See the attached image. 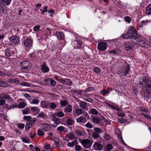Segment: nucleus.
I'll return each instance as SVG.
<instances>
[{
    "mask_svg": "<svg viewBox=\"0 0 151 151\" xmlns=\"http://www.w3.org/2000/svg\"><path fill=\"white\" fill-rule=\"evenodd\" d=\"M110 53H112L115 54H119V50H111L109 51Z\"/></svg>",
    "mask_w": 151,
    "mask_h": 151,
    "instance_id": "nucleus-50",
    "label": "nucleus"
},
{
    "mask_svg": "<svg viewBox=\"0 0 151 151\" xmlns=\"http://www.w3.org/2000/svg\"><path fill=\"white\" fill-rule=\"evenodd\" d=\"M124 38L125 39H133L134 40L133 42L136 44H139L141 46H144L145 41L143 38L141 37L140 35H138L135 31V29L133 27L129 28L126 34L122 35Z\"/></svg>",
    "mask_w": 151,
    "mask_h": 151,
    "instance_id": "nucleus-1",
    "label": "nucleus"
},
{
    "mask_svg": "<svg viewBox=\"0 0 151 151\" xmlns=\"http://www.w3.org/2000/svg\"><path fill=\"white\" fill-rule=\"evenodd\" d=\"M26 106L25 103L23 102H20L19 105H18V108H23Z\"/></svg>",
    "mask_w": 151,
    "mask_h": 151,
    "instance_id": "nucleus-40",
    "label": "nucleus"
},
{
    "mask_svg": "<svg viewBox=\"0 0 151 151\" xmlns=\"http://www.w3.org/2000/svg\"><path fill=\"white\" fill-rule=\"evenodd\" d=\"M87 103L84 102L82 101L80 104V106L83 109H84L86 107Z\"/></svg>",
    "mask_w": 151,
    "mask_h": 151,
    "instance_id": "nucleus-32",
    "label": "nucleus"
},
{
    "mask_svg": "<svg viewBox=\"0 0 151 151\" xmlns=\"http://www.w3.org/2000/svg\"><path fill=\"white\" fill-rule=\"evenodd\" d=\"M24 43L25 46L27 47H30L32 46V41L31 39L28 38L24 40Z\"/></svg>",
    "mask_w": 151,
    "mask_h": 151,
    "instance_id": "nucleus-12",
    "label": "nucleus"
},
{
    "mask_svg": "<svg viewBox=\"0 0 151 151\" xmlns=\"http://www.w3.org/2000/svg\"><path fill=\"white\" fill-rule=\"evenodd\" d=\"M138 85H139L142 88H143L145 86L147 91L149 93H150L151 88L150 81H148L146 79H143L142 81L140 82L138 84Z\"/></svg>",
    "mask_w": 151,
    "mask_h": 151,
    "instance_id": "nucleus-2",
    "label": "nucleus"
},
{
    "mask_svg": "<svg viewBox=\"0 0 151 151\" xmlns=\"http://www.w3.org/2000/svg\"><path fill=\"white\" fill-rule=\"evenodd\" d=\"M5 101L4 100L1 99L0 100V105L2 106L5 103Z\"/></svg>",
    "mask_w": 151,
    "mask_h": 151,
    "instance_id": "nucleus-63",
    "label": "nucleus"
},
{
    "mask_svg": "<svg viewBox=\"0 0 151 151\" xmlns=\"http://www.w3.org/2000/svg\"><path fill=\"white\" fill-rule=\"evenodd\" d=\"M41 105L43 108H47L50 105V102L48 101H42Z\"/></svg>",
    "mask_w": 151,
    "mask_h": 151,
    "instance_id": "nucleus-16",
    "label": "nucleus"
},
{
    "mask_svg": "<svg viewBox=\"0 0 151 151\" xmlns=\"http://www.w3.org/2000/svg\"><path fill=\"white\" fill-rule=\"evenodd\" d=\"M23 119L25 121H30L32 119V117L30 116H24Z\"/></svg>",
    "mask_w": 151,
    "mask_h": 151,
    "instance_id": "nucleus-36",
    "label": "nucleus"
},
{
    "mask_svg": "<svg viewBox=\"0 0 151 151\" xmlns=\"http://www.w3.org/2000/svg\"><path fill=\"white\" fill-rule=\"evenodd\" d=\"M75 134L78 136H81L83 135V133L80 130H77L75 132Z\"/></svg>",
    "mask_w": 151,
    "mask_h": 151,
    "instance_id": "nucleus-24",
    "label": "nucleus"
},
{
    "mask_svg": "<svg viewBox=\"0 0 151 151\" xmlns=\"http://www.w3.org/2000/svg\"><path fill=\"white\" fill-rule=\"evenodd\" d=\"M60 104L61 105L65 106L67 105V102L66 101L63 100L60 102Z\"/></svg>",
    "mask_w": 151,
    "mask_h": 151,
    "instance_id": "nucleus-54",
    "label": "nucleus"
},
{
    "mask_svg": "<svg viewBox=\"0 0 151 151\" xmlns=\"http://www.w3.org/2000/svg\"><path fill=\"white\" fill-rule=\"evenodd\" d=\"M39 100L37 99H35L32 100V102L31 103L37 104L39 102Z\"/></svg>",
    "mask_w": 151,
    "mask_h": 151,
    "instance_id": "nucleus-46",
    "label": "nucleus"
},
{
    "mask_svg": "<svg viewBox=\"0 0 151 151\" xmlns=\"http://www.w3.org/2000/svg\"><path fill=\"white\" fill-rule=\"evenodd\" d=\"M66 136L67 137L71 140H73L75 138L74 134L71 132H70L67 134Z\"/></svg>",
    "mask_w": 151,
    "mask_h": 151,
    "instance_id": "nucleus-21",
    "label": "nucleus"
},
{
    "mask_svg": "<svg viewBox=\"0 0 151 151\" xmlns=\"http://www.w3.org/2000/svg\"><path fill=\"white\" fill-rule=\"evenodd\" d=\"M107 44L104 42H100L98 44V49L100 50L103 51L107 48Z\"/></svg>",
    "mask_w": 151,
    "mask_h": 151,
    "instance_id": "nucleus-7",
    "label": "nucleus"
},
{
    "mask_svg": "<svg viewBox=\"0 0 151 151\" xmlns=\"http://www.w3.org/2000/svg\"><path fill=\"white\" fill-rule=\"evenodd\" d=\"M59 81L61 83L66 84L68 86H70L72 84L71 81L68 79L60 78Z\"/></svg>",
    "mask_w": 151,
    "mask_h": 151,
    "instance_id": "nucleus-9",
    "label": "nucleus"
},
{
    "mask_svg": "<svg viewBox=\"0 0 151 151\" xmlns=\"http://www.w3.org/2000/svg\"><path fill=\"white\" fill-rule=\"evenodd\" d=\"M125 20L128 23H130L131 21V18L129 17H126L125 18Z\"/></svg>",
    "mask_w": 151,
    "mask_h": 151,
    "instance_id": "nucleus-55",
    "label": "nucleus"
},
{
    "mask_svg": "<svg viewBox=\"0 0 151 151\" xmlns=\"http://www.w3.org/2000/svg\"><path fill=\"white\" fill-rule=\"evenodd\" d=\"M151 5H149L146 8L145 13L147 14H151Z\"/></svg>",
    "mask_w": 151,
    "mask_h": 151,
    "instance_id": "nucleus-23",
    "label": "nucleus"
},
{
    "mask_svg": "<svg viewBox=\"0 0 151 151\" xmlns=\"http://www.w3.org/2000/svg\"><path fill=\"white\" fill-rule=\"evenodd\" d=\"M10 40L15 44H17L19 42V38L17 36H13L10 38Z\"/></svg>",
    "mask_w": 151,
    "mask_h": 151,
    "instance_id": "nucleus-11",
    "label": "nucleus"
},
{
    "mask_svg": "<svg viewBox=\"0 0 151 151\" xmlns=\"http://www.w3.org/2000/svg\"><path fill=\"white\" fill-rule=\"evenodd\" d=\"M11 1L12 0H0V3L4 6L8 5L10 4Z\"/></svg>",
    "mask_w": 151,
    "mask_h": 151,
    "instance_id": "nucleus-17",
    "label": "nucleus"
},
{
    "mask_svg": "<svg viewBox=\"0 0 151 151\" xmlns=\"http://www.w3.org/2000/svg\"><path fill=\"white\" fill-rule=\"evenodd\" d=\"M92 142L88 139H83L82 140L81 143L83 146L86 148H88L91 146Z\"/></svg>",
    "mask_w": 151,
    "mask_h": 151,
    "instance_id": "nucleus-6",
    "label": "nucleus"
},
{
    "mask_svg": "<svg viewBox=\"0 0 151 151\" xmlns=\"http://www.w3.org/2000/svg\"><path fill=\"white\" fill-rule=\"evenodd\" d=\"M3 98L6 100H8V101L9 102L12 101L13 100L9 96H3Z\"/></svg>",
    "mask_w": 151,
    "mask_h": 151,
    "instance_id": "nucleus-27",
    "label": "nucleus"
},
{
    "mask_svg": "<svg viewBox=\"0 0 151 151\" xmlns=\"http://www.w3.org/2000/svg\"><path fill=\"white\" fill-rule=\"evenodd\" d=\"M130 70V67L128 64L124 67L122 68L119 73V74L120 76H126L129 73V72Z\"/></svg>",
    "mask_w": 151,
    "mask_h": 151,
    "instance_id": "nucleus-3",
    "label": "nucleus"
},
{
    "mask_svg": "<svg viewBox=\"0 0 151 151\" xmlns=\"http://www.w3.org/2000/svg\"><path fill=\"white\" fill-rule=\"evenodd\" d=\"M51 146L49 144H48L47 145H45V148L48 151H52L50 149Z\"/></svg>",
    "mask_w": 151,
    "mask_h": 151,
    "instance_id": "nucleus-51",
    "label": "nucleus"
},
{
    "mask_svg": "<svg viewBox=\"0 0 151 151\" xmlns=\"http://www.w3.org/2000/svg\"><path fill=\"white\" fill-rule=\"evenodd\" d=\"M50 127L49 124H44L42 125L41 129L44 130L45 131H48Z\"/></svg>",
    "mask_w": 151,
    "mask_h": 151,
    "instance_id": "nucleus-18",
    "label": "nucleus"
},
{
    "mask_svg": "<svg viewBox=\"0 0 151 151\" xmlns=\"http://www.w3.org/2000/svg\"><path fill=\"white\" fill-rule=\"evenodd\" d=\"M91 113L93 114L96 115L98 114V112L97 110L94 109H93L91 110Z\"/></svg>",
    "mask_w": 151,
    "mask_h": 151,
    "instance_id": "nucleus-45",
    "label": "nucleus"
},
{
    "mask_svg": "<svg viewBox=\"0 0 151 151\" xmlns=\"http://www.w3.org/2000/svg\"><path fill=\"white\" fill-rule=\"evenodd\" d=\"M37 134L39 136H42L44 134L43 132L40 129H39L37 131Z\"/></svg>",
    "mask_w": 151,
    "mask_h": 151,
    "instance_id": "nucleus-44",
    "label": "nucleus"
},
{
    "mask_svg": "<svg viewBox=\"0 0 151 151\" xmlns=\"http://www.w3.org/2000/svg\"><path fill=\"white\" fill-rule=\"evenodd\" d=\"M31 110L33 111H35L37 112H39L40 111V109L37 107H32L31 108Z\"/></svg>",
    "mask_w": 151,
    "mask_h": 151,
    "instance_id": "nucleus-33",
    "label": "nucleus"
},
{
    "mask_svg": "<svg viewBox=\"0 0 151 151\" xmlns=\"http://www.w3.org/2000/svg\"><path fill=\"white\" fill-rule=\"evenodd\" d=\"M67 123L68 125H71L73 123V120L70 119H68L67 120Z\"/></svg>",
    "mask_w": 151,
    "mask_h": 151,
    "instance_id": "nucleus-47",
    "label": "nucleus"
},
{
    "mask_svg": "<svg viewBox=\"0 0 151 151\" xmlns=\"http://www.w3.org/2000/svg\"><path fill=\"white\" fill-rule=\"evenodd\" d=\"M92 120L94 123L96 124H98L100 122V120L96 117H93Z\"/></svg>",
    "mask_w": 151,
    "mask_h": 151,
    "instance_id": "nucleus-30",
    "label": "nucleus"
},
{
    "mask_svg": "<svg viewBox=\"0 0 151 151\" xmlns=\"http://www.w3.org/2000/svg\"><path fill=\"white\" fill-rule=\"evenodd\" d=\"M20 85L23 86H26L28 87L30 86V84L27 82H22L20 83Z\"/></svg>",
    "mask_w": 151,
    "mask_h": 151,
    "instance_id": "nucleus-39",
    "label": "nucleus"
},
{
    "mask_svg": "<svg viewBox=\"0 0 151 151\" xmlns=\"http://www.w3.org/2000/svg\"><path fill=\"white\" fill-rule=\"evenodd\" d=\"M118 121L120 123H125L127 121V120H125L124 118H120Z\"/></svg>",
    "mask_w": 151,
    "mask_h": 151,
    "instance_id": "nucleus-38",
    "label": "nucleus"
},
{
    "mask_svg": "<svg viewBox=\"0 0 151 151\" xmlns=\"http://www.w3.org/2000/svg\"><path fill=\"white\" fill-rule=\"evenodd\" d=\"M110 137V136L107 134H105L104 135V138L106 140H108Z\"/></svg>",
    "mask_w": 151,
    "mask_h": 151,
    "instance_id": "nucleus-52",
    "label": "nucleus"
},
{
    "mask_svg": "<svg viewBox=\"0 0 151 151\" xmlns=\"http://www.w3.org/2000/svg\"><path fill=\"white\" fill-rule=\"evenodd\" d=\"M50 108L52 109H55L56 107V105L54 103L51 102L50 104Z\"/></svg>",
    "mask_w": 151,
    "mask_h": 151,
    "instance_id": "nucleus-35",
    "label": "nucleus"
},
{
    "mask_svg": "<svg viewBox=\"0 0 151 151\" xmlns=\"http://www.w3.org/2000/svg\"><path fill=\"white\" fill-rule=\"evenodd\" d=\"M85 126L87 128H91L93 127V125L90 123L88 122L85 124Z\"/></svg>",
    "mask_w": 151,
    "mask_h": 151,
    "instance_id": "nucleus-53",
    "label": "nucleus"
},
{
    "mask_svg": "<svg viewBox=\"0 0 151 151\" xmlns=\"http://www.w3.org/2000/svg\"><path fill=\"white\" fill-rule=\"evenodd\" d=\"M75 149L76 150L79 151L81 150V147L78 145H76L75 146Z\"/></svg>",
    "mask_w": 151,
    "mask_h": 151,
    "instance_id": "nucleus-61",
    "label": "nucleus"
},
{
    "mask_svg": "<svg viewBox=\"0 0 151 151\" xmlns=\"http://www.w3.org/2000/svg\"><path fill=\"white\" fill-rule=\"evenodd\" d=\"M57 116L59 117H61L64 116V114L62 112H58L57 114Z\"/></svg>",
    "mask_w": 151,
    "mask_h": 151,
    "instance_id": "nucleus-43",
    "label": "nucleus"
},
{
    "mask_svg": "<svg viewBox=\"0 0 151 151\" xmlns=\"http://www.w3.org/2000/svg\"><path fill=\"white\" fill-rule=\"evenodd\" d=\"M93 147L96 150H101L102 149L103 146L97 142H95L94 144Z\"/></svg>",
    "mask_w": 151,
    "mask_h": 151,
    "instance_id": "nucleus-10",
    "label": "nucleus"
},
{
    "mask_svg": "<svg viewBox=\"0 0 151 151\" xmlns=\"http://www.w3.org/2000/svg\"><path fill=\"white\" fill-rule=\"evenodd\" d=\"M72 91L73 93L76 94L77 95H79L82 92V91H79L76 90H72Z\"/></svg>",
    "mask_w": 151,
    "mask_h": 151,
    "instance_id": "nucleus-49",
    "label": "nucleus"
},
{
    "mask_svg": "<svg viewBox=\"0 0 151 151\" xmlns=\"http://www.w3.org/2000/svg\"><path fill=\"white\" fill-rule=\"evenodd\" d=\"M82 109H77L76 110V113L78 114H81L82 113Z\"/></svg>",
    "mask_w": 151,
    "mask_h": 151,
    "instance_id": "nucleus-57",
    "label": "nucleus"
},
{
    "mask_svg": "<svg viewBox=\"0 0 151 151\" xmlns=\"http://www.w3.org/2000/svg\"><path fill=\"white\" fill-rule=\"evenodd\" d=\"M124 46L126 50L129 51L134 47L133 45L130 42H127L124 44Z\"/></svg>",
    "mask_w": 151,
    "mask_h": 151,
    "instance_id": "nucleus-8",
    "label": "nucleus"
},
{
    "mask_svg": "<svg viewBox=\"0 0 151 151\" xmlns=\"http://www.w3.org/2000/svg\"><path fill=\"white\" fill-rule=\"evenodd\" d=\"M24 127V124L22 123L19 124L18 125V127L20 129H23Z\"/></svg>",
    "mask_w": 151,
    "mask_h": 151,
    "instance_id": "nucleus-64",
    "label": "nucleus"
},
{
    "mask_svg": "<svg viewBox=\"0 0 151 151\" xmlns=\"http://www.w3.org/2000/svg\"><path fill=\"white\" fill-rule=\"evenodd\" d=\"M40 28V25H37L35 26L33 28L34 30L35 31H38Z\"/></svg>",
    "mask_w": 151,
    "mask_h": 151,
    "instance_id": "nucleus-56",
    "label": "nucleus"
},
{
    "mask_svg": "<svg viewBox=\"0 0 151 151\" xmlns=\"http://www.w3.org/2000/svg\"><path fill=\"white\" fill-rule=\"evenodd\" d=\"M37 118H42L44 119L45 117V114L42 112H41L38 116H37Z\"/></svg>",
    "mask_w": 151,
    "mask_h": 151,
    "instance_id": "nucleus-29",
    "label": "nucleus"
},
{
    "mask_svg": "<svg viewBox=\"0 0 151 151\" xmlns=\"http://www.w3.org/2000/svg\"><path fill=\"white\" fill-rule=\"evenodd\" d=\"M109 92L108 91L106 90H103L102 91H101V93L103 95H105L107 93Z\"/></svg>",
    "mask_w": 151,
    "mask_h": 151,
    "instance_id": "nucleus-60",
    "label": "nucleus"
},
{
    "mask_svg": "<svg viewBox=\"0 0 151 151\" xmlns=\"http://www.w3.org/2000/svg\"><path fill=\"white\" fill-rule=\"evenodd\" d=\"M78 122H81V123H84L86 122V119L84 117L81 116L76 119Z\"/></svg>",
    "mask_w": 151,
    "mask_h": 151,
    "instance_id": "nucleus-19",
    "label": "nucleus"
},
{
    "mask_svg": "<svg viewBox=\"0 0 151 151\" xmlns=\"http://www.w3.org/2000/svg\"><path fill=\"white\" fill-rule=\"evenodd\" d=\"M56 35L58 40H61L64 38V34L62 32H57Z\"/></svg>",
    "mask_w": 151,
    "mask_h": 151,
    "instance_id": "nucleus-14",
    "label": "nucleus"
},
{
    "mask_svg": "<svg viewBox=\"0 0 151 151\" xmlns=\"http://www.w3.org/2000/svg\"><path fill=\"white\" fill-rule=\"evenodd\" d=\"M72 111V107L70 105L67 106L64 110L65 112H70Z\"/></svg>",
    "mask_w": 151,
    "mask_h": 151,
    "instance_id": "nucleus-22",
    "label": "nucleus"
},
{
    "mask_svg": "<svg viewBox=\"0 0 151 151\" xmlns=\"http://www.w3.org/2000/svg\"><path fill=\"white\" fill-rule=\"evenodd\" d=\"M21 69L22 71H26L29 70L32 66L31 63L27 61H24L21 63Z\"/></svg>",
    "mask_w": 151,
    "mask_h": 151,
    "instance_id": "nucleus-4",
    "label": "nucleus"
},
{
    "mask_svg": "<svg viewBox=\"0 0 151 151\" xmlns=\"http://www.w3.org/2000/svg\"><path fill=\"white\" fill-rule=\"evenodd\" d=\"M41 70L43 73L48 72L49 70V68L46 66L45 62L43 63L41 65Z\"/></svg>",
    "mask_w": 151,
    "mask_h": 151,
    "instance_id": "nucleus-13",
    "label": "nucleus"
},
{
    "mask_svg": "<svg viewBox=\"0 0 151 151\" xmlns=\"http://www.w3.org/2000/svg\"><path fill=\"white\" fill-rule=\"evenodd\" d=\"M22 141L25 143H28L29 142V138L26 137H24L22 138Z\"/></svg>",
    "mask_w": 151,
    "mask_h": 151,
    "instance_id": "nucleus-42",
    "label": "nucleus"
},
{
    "mask_svg": "<svg viewBox=\"0 0 151 151\" xmlns=\"http://www.w3.org/2000/svg\"><path fill=\"white\" fill-rule=\"evenodd\" d=\"M150 22V21L149 20H143L140 23V27H142V26L144 25H146V23L148 22Z\"/></svg>",
    "mask_w": 151,
    "mask_h": 151,
    "instance_id": "nucleus-28",
    "label": "nucleus"
},
{
    "mask_svg": "<svg viewBox=\"0 0 151 151\" xmlns=\"http://www.w3.org/2000/svg\"><path fill=\"white\" fill-rule=\"evenodd\" d=\"M50 85L51 86H54L55 85L56 82L55 81L53 80L52 79H50Z\"/></svg>",
    "mask_w": 151,
    "mask_h": 151,
    "instance_id": "nucleus-41",
    "label": "nucleus"
},
{
    "mask_svg": "<svg viewBox=\"0 0 151 151\" xmlns=\"http://www.w3.org/2000/svg\"><path fill=\"white\" fill-rule=\"evenodd\" d=\"M23 113L24 114H28L30 113L29 110L28 108H26L22 111Z\"/></svg>",
    "mask_w": 151,
    "mask_h": 151,
    "instance_id": "nucleus-34",
    "label": "nucleus"
},
{
    "mask_svg": "<svg viewBox=\"0 0 151 151\" xmlns=\"http://www.w3.org/2000/svg\"><path fill=\"white\" fill-rule=\"evenodd\" d=\"M74 44L76 45V46L78 48H80L81 46L82 42L80 40H77L74 41Z\"/></svg>",
    "mask_w": 151,
    "mask_h": 151,
    "instance_id": "nucleus-20",
    "label": "nucleus"
},
{
    "mask_svg": "<svg viewBox=\"0 0 151 151\" xmlns=\"http://www.w3.org/2000/svg\"><path fill=\"white\" fill-rule=\"evenodd\" d=\"M106 149L108 150H110L112 149V145L109 144L106 146Z\"/></svg>",
    "mask_w": 151,
    "mask_h": 151,
    "instance_id": "nucleus-59",
    "label": "nucleus"
},
{
    "mask_svg": "<svg viewBox=\"0 0 151 151\" xmlns=\"http://www.w3.org/2000/svg\"><path fill=\"white\" fill-rule=\"evenodd\" d=\"M92 135L93 138L98 139L99 137V134L94 132L93 133Z\"/></svg>",
    "mask_w": 151,
    "mask_h": 151,
    "instance_id": "nucleus-31",
    "label": "nucleus"
},
{
    "mask_svg": "<svg viewBox=\"0 0 151 151\" xmlns=\"http://www.w3.org/2000/svg\"><path fill=\"white\" fill-rule=\"evenodd\" d=\"M9 85V84L4 81H0V87H7Z\"/></svg>",
    "mask_w": 151,
    "mask_h": 151,
    "instance_id": "nucleus-25",
    "label": "nucleus"
},
{
    "mask_svg": "<svg viewBox=\"0 0 151 151\" xmlns=\"http://www.w3.org/2000/svg\"><path fill=\"white\" fill-rule=\"evenodd\" d=\"M53 120L56 124H59L60 122V119L58 118L54 117L53 119Z\"/></svg>",
    "mask_w": 151,
    "mask_h": 151,
    "instance_id": "nucleus-26",
    "label": "nucleus"
},
{
    "mask_svg": "<svg viewBox=\"0 0 151 151\" xmlns=\"http://www.w3.org/2000/svg\"><path fill=\"white\" fill-rule=\"evenodd\" d=\"M37 119L36 118H33L32 119L28 121L25 126V129L26 130H28L29 129L33 127L35 123V122L37 121Z\"/></svg>",
    "mask_w": 151,
    "mask_h": 151,
    "instance_id": "nucleus-5",
    "label": "nucleus"
},
{
    "mask_svg": "<svg viewBox=\"0 0 151 151\" xmlns=\"http://www.w3.org/2000/svg\"><path fill=\"white\" fill-rule=\"evenodd\" d=\"M9 48H7L6 49L5 51V55L7 57H10L12 55H13L15 54V51L14 50H12L11 51V53H9Z\"/></svg>",
    "mask_w": 151,
    "mask_h": 151,
    "instance_id": "nucleus-15",
    "label": "nucleus"
},
{
    "mask_svg": "<svg viewBox=\"0 0 151 151\" xmlns=\"http://www.w3.org/2000/svg\"><path fill=\"white\" fill-rule=\"evenodd\" d=\"M94 130L95 132L99 134L102 131V130L100 128L98 127L94 128Z\"/></svg>",
    "mask_w": 151,
    "mask_h": 151,
    "instance_id": "nucleus-37",
    "label": "nucleus"
},
{
    "mask_svg": "<svg viewBox=\"0 0 151 151\" xmlns=\"http://www.w3.org/2000/svg\"><path fill=\"white\" fill-rule=\"evenodd\" d=\"M83 99L85 101L90 102H92L93 101V99L91 98H84Z\"/></svg>",
    "mask_w": 151,
    "mask_h": 151,
    "instance_id": "nucleus-58",
    "label": "nucleus"
},
{
    "mask_svg": "<svg viewBox=\"0 0 151 151\" xmlns=\"http://www.w3.org/2000/svg\"><path fill=\"white\" fill-rule=\"evenodd\" d=\"M94 71L95 72L98 73L100 72V70L98 67H95L94 69Z\"/></svg>",
    "mask_w": 151,
    "mask_h": 151,
    "instance_id": "nucleus-62",
    "label": "nucleus"
},
{
    "mask_svg": "<svg viewBox=\"0 0 151 151\" xmlns=\"http://www.w3.org/2000/svg\"><path fill=\"white\" fill-rule=\"evenodd\" d=\"M57 130L60 132H63L64 130V127L62 126H60L57 128Z\"/></svg>",
    "mask_w": 151,
    "mask_h": 151,
    "instance_id": "nucleus-48",
    "label": "nucleus"
}]
</instances>
